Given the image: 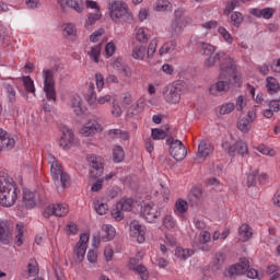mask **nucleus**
<instances>
[{
    "instance_id": "nucleus-1",
    "label": "nucleus",
    "mask_w": 280,
    "mask_h": 280,
    "mask_svg": "<svg viewBox=\"0 0 280 280\" xmlns=\"http://www.w3.org/2000/svg\"><path fill=\"white\" fill-rule=\"evenodd\" d=\"M190 43L197 47L201 56H209L203 61L205 69H213V67H215V65L219 62L220 80H222V78H229V74L235 71V61H233V58L226 56L223 50L217 51L218 47L211 45L210 43L203 42L198 36L191 37Z\"/></svg>"
},
{
    "instance_id": "nucleus-2",
    "label": "nucleus",
    "mask_w": 280,
    "mask_h": 280,
    "mask_svg": "<svg viewBox=\"0 0 280 280\" xmlns=\"http://www.w3.org/2000/svg\"><path fill=\"white\" fill-rule=\"evenodd\" d=\"M19 200V191L10 177L0 176V205L2 207H14Z\"/></svg>"
},
{
    "instance_id": "nucleus-3",
    "label": "nucleus",
    "mask_w": 280,
    "mask_h": 280,
    "mask_svg": "<svg viewBox=\"0 0 280 280\" xmlns=\"http://www.w3.org/2000/svg\"><path fill=\"white\" fill-rule=\"evenodd\" d=\"M109 18L114 23H130L132 21V12L128 9V4L122 0H110L107 3Z\"/></svg>"
},
{
    "instance_id": "nucleus-4",
    "label": "nucleus",
    "mask_w": 280,
    "mask_h": 280,
    "mask_svg": "<svg viewBox=\"0 0 280 280\" xmlns=\"http://www.w3.org/2000/svg\"><path fill=\"white\" fill-rule=\"evenodd\" d=\"M50 176L54 180V185L57 191L62 192L70 185L69 175L62 170V165L56 161V158H51L50 161Z\"/></svg>"
},
{
    "instance_id": "nucleus-5",
    "label": "nucleus",
    "mask_w": 280,
    "mask_h": 280,
    "mask_svg": "<svg viewBox=\"0 0 280 280\" xmlns=\"http://www.w3.org/2000/svg\"><path fill=\"white\" fill-rule=\"evenodd\" d=\"M222 149L233 156L236 152L241 156H246L248 154V144L242 140H233V136H228L222 142Z\"/></svg>"
},
{
    "instance_id": "nucleus-6",
    "label": "nucleus",
    "mask_w": 280,
    "mask_h": 280,
    "mask_svg": "<svg viewBox=\"0 0 280 280\" xmlns=\"http://www.w3.org/2000/svg\"><path fill=\"white\" fill-rule=\"evenodd\" d=\"M61 137L59 139V148L61 150H73V148H78L80 145V139L75 137L73 130L67 126H62L61 129Z\"/></svg>"
},
{
    "instance_id": "nucleus-7",
    "label": "nucleus",
    "mask_w": 280,
    "mask_h": 280,
    "mask_svg": "<svg viewBox=\"0 0 280 280\" xmlns=\"http://www.w3.org/2000/svg\"><path fill=\"white\" fill-rule=\"evenodd\" d=\"M44 82L43 91L49 102H56V79H54V71L44 69L42 71Z\"/></svg>"
},
{
    "instance_id": "nucleus-8",
    "label": "nucleus",
    "mask_w": 280,
    "mask_h": 280,
    "mask_svg": "<svg viewBox=\"0 0 280 280\" xmlns=\"http://www.w3.org/2000/svg\"><path fill=\"white\" fill-rule=\"evenodd\" d=\"M162 209L154 203H145L141 207L140 215L149 222V224H155V222L161 218Z\"/></svg>"
},
{
    "instance_id": "nucleus-9",
    "label": "nucleus",
    "mask_w": 280,
    "mask_h": 280,
    "mask_svg": "<svg viewBox=\"0 0 280 280\" xmlns=\"http://www.w3.org/2000/svg\"><path fill=\"white\" fill-rule=\"evenodd\" d=\"M166 143L170 145L171 156H173L175 161H184V159L187 156V147L183 144V141L168 138Z\"/></svg>"
},
{
    "instance_id": "nucleus-10",
    "label": "nucleus",
    "mask_w": 280,
    "mask_h": 280,
    "mask_svg": "<svg viewBox=\"0 0 280 280\" xmlns=\"http://www.w3.org/2000/svg\"><path fill=\"white\" fill-rule=\"evenodd\" d=\"M183 93V83L170 84L163 91V97L167 104H178Z\"/></svg>"
},
{
    "instance_id": "nucleus-11",
    "label": "nucleus",
    "mask_w": 280,
    "mask_h": 280,
    "mask_svg": "<svg viewBox=\"0 0 280 280\" xmlns=\"http://www.w3.org/2000/svg\"><path fill=\"white\" fill-rule=\"evenodd\" d=\"M148 229L145 225L139 223V221L133 220L129 224V235L138 242V244H143L145 242V233Z\"/></svg>"
},
{
    "instance_id": "nucleus-12",
    "label": "nucleus",
    "mask_w": 280,
    "mask_h": 280,
    "mask_svg": "<svg viewBox=\"0 0 280 280\" xmlns=\"http://www.w3.org/2000/svg\"><path fill=\"white\" fill-rule=\"evenodd\" d=\"M211 152H213V144L209 140H199L195 161L197 163H205L211 155Z\"/></svg>"
},
{
    "instance_id": "nucleus-13",
    "label": "nucleus",
    "mask_w": 280,
    "mask_h": 280,
    "mask_svg": "<svg viewBox=\"0 0 280 280\" xmlns=\"http://www.w3.org/2000/svg\"><path fill=\"white\" fill-rule=\"evenodd\" d=\"M69 213V206L67 203H56L46 207L44 210V218H51V215H57V218H65Z\"/></svg>"
},
{
    "instance_id": "nucleus-14",
    "label": "nucleus",
    "mask_w": 280,
    "mask_h": 280,
    "mask_svg": "<svg viewBox=\"0 0 280 280\" xmlns=\"http://www.w3.org/2000/svg\"><path fill=\"white\" fill-rule=\"evenodd\" d=\"M102 130H104L102 124H98L95 119H91L82 126L80 135L83 137H93L97 135V132H102Z\"/></svg>"
},
{
    "instance_id": "nucleus-15",
    "label": "nucleus",
    "mask_w": 280,
    "mask_h": 280,
    "mask_svg": "<svg viewBox=\"0 0 280 280\" xmlns=\"http://www.w3.org/2000/svg\"><path fill=\"white\" fill-rule=\"evenodd\" d=\"M12 244V232H10V223L7 219H0V246Z\"/></svg>"
},
{
    "instance_id": "nucleus-16",
    "label": "nucleus",
    "mask_w": 280,
    "mask_h": 280,
    "mask_svg": "<svg viewBox=\"0 0 280 280\" xmlns=\"http://www.w3.org/2000/svg\"><path fill=\"white\" fill-rule=\"evenodd\" d=\"M250 268L248 259L242 258L240 262L232 265L226 272V277L233 278L240 275H244Z\"/></svg>"
},
{
    "instance_id": "nucleus-17",
    "label": "nucleus",
    "mask_w": 280,
    "mask_h": 280,
    "mask_svg": "<svg viewBox=\"0 0 280 280\" xmlns=\"http://www.w3.org/2000/svg\"><path fill=\"white\" fill-rule=\"evenodd\" d=\"M102 232L104 235L102 237L94 236V246H100V242H112V240H115V235H117V231L115 230V226L110 224H104L102 226Z\"/></svg>"
},
{
    "instance_id": "nucleus-18",
    "label": "nucleus",
    "mask_w": 280,
    "mask_h": 280,
    "mask_svg": "<svg viewBox=\"0 0 280 280\" xmlns=\"http://www.w3.org/2000/svg\"><path fill=\"white\" fill-rule=\"evenodd\" d=\"M58 3L61 10L70 8V10H74L78 14H82V12H84V0H58Z\"/></svg>"
},
{
    "instance_id": "nucleus-19",
    "label": "nucleus",
    "mask_w": 280,
    "mask_h": 280,
    "mask_svg": "<svg viewBox=\"0 0 280 280\" xmlns=\"http://www.w3.org/2000/svg\"><path fill=\"white\" fill-rule=\"evenodd\" d=\"M92 170L91 174H94L95 178H98V176H102L104 174V162L102 158L96 155H91L88 159Z\"/></svg>"
},
{
    "instance_id": "nucleus-20",
    "label": "nucleus",
    "mask_w": 280,
    "mask_h": 280,
    "mask_svg": "<svg viewBox=\"0 0 280 280\" xmlns=\"http://www.w3.org/2000/svg\"><path fill=\"white\" fill-rule=\"evenodd\" d=\"M211 242V233L208 231H201L198 236L197 246L203 253H209L211 250V246L209 243Z\"/></svg>"
},
{
    "instance_id": "nucleus-21",
    "label": "nucleus",
    "mask_w": 280,
    "mask_h": 280,
    "mask_svg": "<svg viewBox=\"0 0 280 280\" xmlns=\"http://www.w3.org/2000/svg\"><path fill=\"white\" fill-rule=\"evenodd\" d=\"M16 145L14 138L10 137L8 132L0 128V152L3 150H12Z\"/></svg>"
},
{
    "instance_id": "nucleus-22",
    "label": "nucleus",
    "mask_w": 280,
    "mask_h": 280,
    "mask_svg": "<svg viewBox=\"0 0 280 280\" xmlns=\"http://www.w3.org/2000/svg\"><path fill=\"white\" fill-rule=\"evenodd\" d=\"M275 12H277V10L270 7L250 10V14H253V16H256L257 19H265L266 21L272 19V16H275Z\"/></svg>"
},
{
    "instance_id": "nucleus-23",
    "label": "nucleus",
    "mask_w": 280,
    "mask_h": 280,
    "mask_svg": "<svg viewBox=\"0 0 280 280\" xmlns=\"http://www.w3.org/2000/svg\"><path fill=\"white\" fill-rule=\"evenodd\" d=\"M230 85L226 81L219 80L217 83H213L209 88L210 95H214V97H218L221 93H226L229 91Z\"/></svg>"
},
{
    "instance_id": "nucleus-24",
    "label": "nucleus",
    "mask_w": 280,
    "mask_h": 280,
    "mask_svg": "<svg viewBox=\"0 0 280 280\" xmlns=\"http://www.w3.org/2000/svg\"><path fill=\"white\" fill-rule=\"evenodd\" d=\"M187 211H189V203L187 202V200L180 198L177 199L173 207V213L177 218H183V215L187 213Z\"/></svg>"
},
{
    "instance_id": "nucleus-25",
    "label": "nucleus",
    "mask_w": 280,
    "mask_h": 280,
    "mask_svg": "<svg viewBox=\"0 0 280 280\" xmlns=\"http://www.w3.org/2000/svg\"><path fill=\"white\" fill-rule=\"evenodd\" d=\"M86 55L92 62H95L96 65L100 63V59L102 58V44L90 46L86 50Z\"/></svg>"
},
{
    "instance_id": "nucleus-26",
    "label": "nucleus",
    "mask_w": 280,
    "mask_h": 280,
    "mask_svg": "<svg viewBox=\"0 0 280 280\" xmlns=\"http://www.w3.org/2000/svg\"><path fill=\"white\" fill-rule=\"evenodd\" d=\"M268 108H265L264 110V117L266 119H272L275 117V113H279L280 110V101L273 100L267 103Z\"/></svg>"
},
{
    "instance_id": "nucleus-27",
    "label": "nucleus",
    "mask_w": 280,
    "mask_h": 280,
    "mask_svg": "<svg viewBox=\"0 0 280 280\" xmlns=\"http://www.w3.org/2000/svg\"><path fill=\"white\" fill-rule=\"evenodd\" d=\"M162 226L166 231H176V229H178V221H176V218H174V215L168 213L162 218Z\"/></svg>"
},
{
    "instance_id": "nucleus-28",
    "label": "nucleus",
    "mask_w": 280,
    "mask_h": 280,
    "mask_svg": "<svg viewBox=\"0 0 280 280\" xmlns=\"http://www.w3.org/2000/svg\"><path fill=\"white\" fill-rule=\"evenodd\" d=\"M69 106L72 108L75 115L82 114V96L79 94H72L69 100Z\"/></svg>"
},
{
    "instance_id": "nucleus-29",
    "label": "nucleus",
    "mask_w": 280,
    "mask_h": 280,
    "mask_svg": "<svg viewBox=\"0 0 280 280\" xmlns=\"http://www.w3.org/2000/svg\"><path fill=\"white\" fill-rule=\"evenodd\" d=\"M36 192H33L31 190H24L23 191V205L26 207V209H34L36 207Z\"/></svg>"
},
{
    "instance_id": "nucleus-30",
    "label": "nucleus",
    "mask_w": 280,
    "mask_h": 280,
    "mask_svg": "<svg viewBox=\"0 0 280 280\" xmlns=\"http://www.w3.org/2000/svg\"><path fill=\"white\" fill-rule=\"evenodd\" d=\"M107 135L110 139H119L121 142L130 140V132L121 129H110Z\"/></svg>"
},
{
    "instance_id": "nucleus-31",
    "label": "nucleus",
    "mask_w": 280,
    "mask_h": 280,
    "mask_svg": "<svg viewBox=\"0 0 280 280\" xmlns=\"http://www.w3.org/2000/svg\"><path fill=\"white\" fill-rule=\"evenodd\" d=\"M253 237V229L250 225L244 223L238 228V240L240 242H248Z\"/></svg>"
},
{
    "instance_id": "nucleus-32",
    "label": "nucleus",
    "mask_w": 280,
    "mask_h": 280,
    "mask_svg": "<svg viewBox=\"0 0 280 280\" xmlns=\"http://www.w3.org/2000/svg\"><path fill=\"white\" fill-rule=\"evenodd\" d=\"M85 100L91 108H97V93H95V84L90 83Z\"/></svg>"
},
{
    "instance_id": "nucleus-33",
    "label": "nucleus",
    "mask_w": 280,
    "mask_h": 280,
    "mask_svg": "<svg viewBox=\"0 0 280 280\" xmlns=\"http://www.w3.org/2000/svg\"><path fill=\"white\" fill-rule=\"evenodd\" d=\"M188 22H183L180 20H172L170 32L173 36H178V34H183V30Z\"/></svg>"
},
{
    "instance_id": "nucleus-34",
    "label": "nucleus",
    "mask_w": 280,
    "mask_h": 280,
    "mask_svg": "<svg viewBox=\"0 0 280 280\" xmlns=\"http://www.w3.org/2000/svg\"><path fill=\"white\" fill-rule=\"evenodd\" d=\"M145 56H148V51L145 46L143 45H136L132 48L131 57L133 60H145Z\"/></svg>"
},
{
    "instance_id": "nucleus-35",
    "label": "nucleus",
    "mask_w": 280,
    "mask_h": 280,
    "mask_svg": "<svg viewBox=\"0 0 280 280\" xmlns=\"http://www.w3.org/2000/svg\"><path fill=\"white\" fill-rule=\"evenodd\" d=\"M135 38L138 40V43H141V45H145L148 40H150V36L148 35V28L145 27H138L135 30Z\"/></svg>"
},
{
    "instance_id": "nucleus-36",
    "label": "nucleus",
    "mask_w": 280,
    "mask_h": 280,
    "mask_svg": "<svg viewBox=\"0 0 280 280\" xmlns=\"http://www.w3.org/2000/svg\"><path fill=\"white\" fill-rule=\"evenodd\" d=\"M155 12H170L172 10V2L170 0H156L153 4Z\"/></svg>"
},
{
    "instance_id": "nucleus-37",
    "label": "nucleus",
    "mask_w": 280,
    "mask_h": 280,
    "mask_svg": "<svg viewBox=\"0 0 280 280\" xmlns=\"http://www.w3.org/2000/svg\"><path fill=\"white\" fill-rule=\"evenodd\" d=\"M176 46H177L176 40L166 42L159 49V55L167 56V54H173V51H176Z\"/></svg>"
},
{
    "instance_id": "nucleus-38",
    "label": "nucleus",
    "mask_w": 280,
    "mask_h": 280,
    "mask_svg": "<svg viewBox=\"0 0 280 280\" xmlns=\"http://www.w3.org/2000/svg\"><path fill=\"white\" fill-rule=\"evenodd\" d=\"M194 255V249L191 248H183V247H176L175 249V257L177 259H180L182 261H186V259H189Z\"/></svg>"
},
{
    "instance_id": "nucleus-39",
    "label": "nucleus",
    "mask_w": 280,
    "mask_h": 280,
    "mask_svg": "<svg viewBox=\"0 0 280 280\" xmlns=\"http://www.w3.org/2000/svg\"><path fill=\"white\" fill-rule=\"evenodd\" d=\"M266 86L268 93H270L271 95L278 93L280 89L279 81H277L275 77H268L266 79Z\"/></svg>"
},
{
    "instance_id": "nucleus-40",
    "label": "nucleus",
    "mask_w": 280,
    "mask_h": 280,
    "mask_svg": "<svg viewBox=\"0 0 280 280\" xmlns=\"http://www.w3.org/2000/svg\"><path fill=\"white\" fill-rule=\"evenodd\" d=\"M86 255V248L79 247L75 245V248L73 250L72 259L74 264H82L84 261V256Z\"/></svg>"
},
{
    "instance_id": "nucleus-41",
    "label": "nucleus",
    "mask_w": 280,
    "mask_h": 280,
    "mask_svg": "<svg viewBox=\"0 0 280 280\" xmlns=\"http://www.w3.org/2000/svg\"><path fill=\"white\" fill-rule=\"evenodd\" d=\"M126 158V152L121 145H115L113 149V161L114 163H121Z\"/></svg>"
},
{
    "instance_id": "nucleus-42",
    "label": "nucleus",
    "mask_w": 280,
    "mask_h": 280,
    "mask_svg": "<svg viewBox=\"0 0 280 280\" xmlns=\"http://www.w3.org/2000/svg\"><path fill=\"white\" fill-rule=\"evenodd\" d=\"M133 205H135V200H132L131 198L121 199L116 203L117 209H120L121 211H132Z\"/></svg>"
},
{
    "instance_id": "nucleus-43",
    "label": "nucleus",
    "mask_w": 280,
    "mask_h": 280,
    "mask_svg": "<svg viewBox=\"0 0 280 280\" xmlns=\"http://www.w3.org/2000/svg\"><path fill=\"white\" fill-rule=\"evenodd\" d=\"M4 93L10 104H14L16 102V90L11 84H4Z\"/></svg>"
},
{
    "instance_id": "nucleus-44",
    "label": "nucleus",
    "mask_w": 280,
    "mask_h": 280,
    "mask_svg": "<svg viewBox=\"0 0 280 280\" xmlns=\"http://www.w3.org/2000/svg\"><path fill=\"white\" fill-rule=\"evenodd\" d=\"M93 206L98 215H106L108 213V205L100 202V199H95Z\"/></svg>"
},
{
    "instance_id": "nucleus-45",
    "label": "nucleus",
    "mask_w": 280,
    "mask_h": 280,
    "mask_svg": "<svg viewBox=\"0 0 280 280\" xmlns=\"http://www.w3.org/2000/svg\"><path fill=\"white\" fill-rule=\"evenodd\" d=\"M23 85L27 93H31L32 95H36V86L34 85V80H32V78L23 77Z\"/></svg>"
},
{
    "instance_id": "nucleus-46",
    "label": "nucleus",
    "mask_w": 280,
    "mask_h": 280,
    "mask_svg": "<svg viewBox=\"0 0 280 280\" xmlns=\"http://www.w3.org/2000/svg\"><path fill=\"white\" fill-rule=\"evenodd\" d=\"M237 128L240 131H242L244 135H247V132H250V122L246 117H243L238 119L237 121Z\"/></svg>"
},
{
    "instance_id": "nucleus-47",
    "label": "nucleus",
    "mask_w": 280,
    "mask_h": 280,
    "mask_svg": "<svg viewBox=\"0 0 280 280\" xmlns=\"http://www.w3.org/2000/svg\"><path fill=\"white\" fill-rule=\"evenodd\" d=\"M156 47H159V38H153L147 49V58L149 60H152V58H154V54H156Z\"/></svg>"
},
{
    "instance_id": "nucleus-48",
    "label": "nucleus",
    "mask_w": 280,
    "mask_h": 280,
    "mask_svg": "<svg viewBox=\"0 0 280 280\" xmlns=\"http://www.w3.org/2000/svg\"><path fill=\"white\" fill-rule=\"evenodd\" d=\"M233 110H235V103H233V102L223 103L219 107V113L221 115H231V113H233Z\"/></svg>"
},
{
    "instance_id": "nucleus-49",
    "label": "nucleus",
    "mask_w": 280,
    "mask_h": 280,
    "mask_svg": "<svg viewBox=\"0 0 280 280\" xmlns=\"http://www.w3.org/2000/svg\"><path fill=\"white\" fill-rule=\"evenodd\" d=\"M218 33L228 45H233V35L224 26H220Z\"/></svg>"
},
{
    "instance_id": "nucleus-50",
    "label": "nucleus",
    "mask_w": 280,
    "mask_h": 280,
    "mask_svg": "<svg viewBox=\"0 0 280 280\" xmlns=\"http://www.w3.org/2000/svg\"><path fill=\"white\" fill-rule=\"evenodd\" d=\"M102 19V11H96L95 13H89L88 14V20H86V27H89V25H95V23H97V21H100Z\"/></svg>"
},
{
    "instance_id": "nucleus-51",
    "label": "nucleus",
    "mask_w": 280,
    "mask_h": 280,
    "mask_svg": "<svg viewBox=\"0 0 280 280\" xmlns=\"http://www.w3.org/2000/svg\"><path fill=\"white\" fill-rule=\"evenodd\" d=\"M257 180H259V171L257 170L250 171L249 174L247 175L248 187H253L257 185Z\"/></svg>"
},
{
    "instance_id": "nucleus-52",
    "label": "nucleus",
    "mask_w": 280,
    "mask_h": 280,
    "mask_svg": "<svg viewBox=\"0 0 280 280\" xmlns=\"http://www.w3.org/2000/svg\"><path fill=\"white\" fill-rule=\"evenodd\" d=\"M185 9L183 8H178L177 10H175L174 12V21H182L184 23H189V18H187V15H185Z\"/></svg>"
},
{
    "instance_id": "nucleus-53",
    "label": "nucleus",
    "mask_w": 280,
    "mask_h": 280,
    "mask_svg": "<svg viewBox=\"0 0 280 280\" xmlns=\"http://www.w3.org/2000/svg\"><path fill=\"white\" fill-rule=\"evenodd\" d=\"M257 152L264 154L265 156H275L277 152L270 147H266V144H260L256 148Z\"/></svg>"
},
{
    "instance_id": "nucleus-54",
    "label": "nucleus",
    "mask_w": 280,
    "mask_h": 280,
    "mask_svg": "<svg viewBox=\"0 0 280 280\" xmlns=\"http://www.w3.org/2000/svg\"><path fill=\"white\" fill-rule=\"evenodd\" d=\"M131 270H133V272H137V275H140V278L142 280L149 279L148 269L143 265H138L136 267H132Z\"/></svg>"
},
{
    "instance_id": "nucleus-55",
    "label": "nucleus",
    "mask_w": 280,
    "mask_h": 280,
    "mask_svg": "<svg viewBox=\"0 0 280 280\" xmlns=\"http://www.w3.org/2000/svg\"><path fill=\"white\" fill-rule=\"evenodd\" d=\"M116 51H117V46L115 45V42H108L105 46L106 58H113Z\"/></svg>"
},
{
    "instance_id": "nucleus-56",
    "label": "nucleus",
    "mask_w": 280,
    "mask_h": 280,
    "mask_svg": "<svg viewBox=\"0 0 280 280\" xmlns=\"http://www.w3.org/2000/svg\"><path fill=\"white\" fill-rule=\"evenodd\" d=\"M190 195L195 198L196 202L205 200V191H202V188H192Z\"/></svg>"
},
{
    "instance_id": "nucleus-57",
    "label": "nucleus",
    "mask_w": 280,
    "mask_h": 280,
    "mask_svg": "<svg viewBox=\"0 0 280 280\" xmlns=\"http://www.w3.org/2000/svg\"><path fill=\"white\" fill-rule=\"evenodd\" d=\"M63 34H66L67 36H75V34H78L75 24H73V23L63 24Z\"/></svg>"
},
{
    "instance_id": "nucleus-58",
    "label": "nucleus",
    "mask_w": 280,
    "mask_h": 280,
    "mask_svg": "<svg viewBox=\"0 0 280 280\" xmlns=\"http://www.w3.org/2000/svg\"><path fill=\"white\" fill-rule=\"evenodd\" d=\"M109 67H112V69H114V71H118L120 73L121 70L124 69V67H126V66L124 63H121V59L113 58L109 61Z\"/></svg>"
},
{
    "instance_id": "nucleus-59",
    "label": "nucleus",
    "mask_w": 280,
    "mask_h": 280,
    "mask_svg": "<svg viewBox=\"0 0 280 280\" xmlns=\"http://www.w3.org/2000/svg\"><path fill=\"white\" fill-rule=\"evenodd\" d=\"M109 102H113V95L110 94L101 95L96 98V108L97 106H104V104H109Z\"/></svg>"
},
{
    "instance_id": "nucleus-60",
    "label": "nucleus",
    "mask_w": 280,
    "mask_h": 280,
    "mask_svg": "<svg viewBox=\"0 0 280 280\" xmlns=\"http://www.w3.org/2000/svg\"><path fill=\"white\" fill-rule=\"evenodd\" d=\"M151 137L155 141H161V139H165L167 137V133L163 129H152Z\"/></svg>"
},
{
    "instance_id": "nucleus-61",
    "label": "nucleus",
    "mask_w": 280,
    "mask_h": 280,
    "mask_svg": "<svg viewBox=\"0 0 280 280\" xmlns=\"http://www.w3.org/2000/svg\"><path fill=\"white\" fill-rule=\"evenodd\" d=\"M234 106H235L236 110L242 113V110H244V108H246V97H244V95L237 96L236 103Z\"/></svg>"
},
{
    "instance_id": "nucleus-62",
    "label": "nucleus",
    "mask_w": 280,
    "mask_h": 280,
    "mask_svg": "<svg viewBox=\"0 0 280 280\" xmlns=\"http://www.w3.org/2000/svg\"><path fill=\"white\" fill-rule=\"evenodd\" d=\"M231 21L236 27H238V25H242L244 22V15H242L240 12H234L231 15Z\"/></svg>"
},
{
    "instance_id": "nucleus-63",
    "label": "nucleus",
    "mask_w": 280,
    "mask_h": 280,
    "mask_svg": "<svg viewBox=\"0 0 280 280\" xmlns=\"http://www.w3.org/2000/svg\"><path fill=\"white\" fill-rule=\"evenodd\" d=\"M18 234L15 236L18 246L23 245V233H25L23 224H16Z\"/></svg>"
},
{
    "instance_id": "nucleus-64",
    "label": "nucleus",
    "mask_w": 280,
    "mask_h": 280,
    "mask_svg": "<svg viewBox=\"0 0 280 280\" xmlns=\"http://www.w3.org/2000/svg\"><path fill=\"white\" fill-rule=\"evenodd\" d=\"M28 270V277H36L38 275V266L36 265V261L31 260V262L27 266Z\"/></svg>"
}]
</instances>
